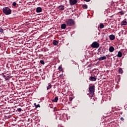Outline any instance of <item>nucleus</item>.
<instances>
[{"instance_id": "obj_1", "label": "nucleus", "mask_w": 127, "mask_h": 127, "mask_svg": "<svg viewBox=\"0 0 127 127\" xmlns=\"http://www.w3.org/2000/svg\"><path fill=\"white\" fill-rule=\"evenodd\" d=\"M2 11L6 15H9V14H11V9H10L8 7H3Z\"/></svg>"}, {"instance_id": "obj_2", "label": "nucleus", "mask_w": 127, "mask_h": 127, "mask_svg": "<svg viewBox=\"0 0 127 127\" xmlns=\"http://www.w3.org/2000/svg\"><path fill=\"white\" fill-rule=\"evenodd\" d=\"M88 92L91 96H94L95 94V85H92L89 87Z\"/></svg>"}, {"instance_id": "obj_3", "label": "nucleus", "mask_w": 127, "mask_h": 127, "mask_svg": "<svg viewBox=\"0 0 127 127\" xmlns=\"http://www.w3.org/2000/svg\"><path fill=\"white\" fill-rule=\"evenodd\" d=\"M66 25L68 26H71V25H73L74 24V20L72 19H68L66 20Z\"/></svg>"}, {"instance_id": "obj_4", "label": "nucleus", "mask_w": 127, "mask_h": 127, "mask_svg": "<svg viewBox=\"0 0 127 127\" xmlns=\"http://www.w3.org/2000/svg\"><path fill=\"white\" fill-rule=\"evenodd\" d=\"M91 46L92 47V48H99L100 47V44L97 42H94L91 45Z\"/></svg>"}, {"instance_id": "obj_5", "label": "nucleus", "mask_w": 127, "mask_h": 127, "mask_svg": "<svg viewBox=\"0 0 127 127\" xmlns=\"http://www.w3.org/2000/svg\"><path fill=\"white\" fill-rule=\"evenodd\" d=\"M78 2V0H69V3L70 5H74V4H76Z\"/></svg>"}, {"instance_id": "obj_6", "label": "nucleus", "mask_w": 127, "mask_h": 127, "mask_svg": "<svg viewBox=\"0 0 127 127\" xmlns=\"http://www.w3.org/2000/svg\"><path fill=\"white\" fill-rule=\"evenodd\" d=\"M107 56H109V55L99 58L98 59L99 61H102V60H107Z\"/></svg>"}, {"instance_id": "obj_7", "label": "nucleus", "mask_w": 127, "mask_h": 127, "mask_svg": "<svg viewBox=\"0 0 127 127\" xmlns=\"http://www.w3.org/2000/svg\"><path fill=\"white\" fill-rule=\"evenodd\" d=\"M96 80H97V77L96 76H90L89 77V80L90 81H96Z\"/></svg>"}, {"instance_id": "obj_8", "label": "nucleus", "mask_w": 127, "mask_h": 127, "mask_svg": "<svg viewBox=\"0 0 127 127\" xmlns=\"http://www.w3.org/2000/svg\"><path fill=\"white\" fill-rule=\"evenodd\" d=\"M58 8L59 10H61V11L64 10L65 9V6L63 5H61L58 7Z\"/></svg>"}, {"instance_id": "obj_9", "label": "nucleus", "mask_w": 127, "mask_h": 127, "mask_svg": "<svg viewBox=\"0 0 127 127\" xmlns=\"http://www.w3.org/2000/svg\"><path fill=\"white\" fill-rule=\"evenodd\" d=\"M127 25V19H125L121 22V26H123L124 25Z\"/></svg>"}, {"instance_id": "obj_10", "label": "nucleus", "mask_w": 127, "mask_h": 127, "mask_svg": "<svg viewBox=\"0 0 127 127\" xmlns=\"http://www.w3.org/2000/svg\"><path fill=\"white\" fill-rule=\"evenodd\" d=\"M7 73L8 72H7L4 73H2V77H3V78H5V77L10 76V74H7Z\"/></svg>"}, {"instance_id": "obj_11", "label": "nucleus", "mask_w": 127, "mask_h": 127, "mask_svg": "<svg viewBox=\"0 0 127 127\" xmlns=\"http://www.w3.org/2000/svg\"><path fill=\"white\" fill-rule=\"evenodd\" d=\"M109 38H110V40H114V39H115V38H116V36H115V35L112 34L109 36Z\"/></svg>"}, {"instance_id": "obj_12", "label": "nucleus", "mask_w": 127, "mask_h": 127, "mask_svg": "<svg viewBox=\"0 0 127 127\" xmlns=\"http://www.w3.org/2000/svg\"><path fill=\"white\" fill-rule=\"evenodd\" d=\"M42 11V8L40 7H38L36 9V12L39 13Z\"/></svg>"}, {"instance_id": "obj_13", "label": "nucleus", "mask_w": 127, "mask_h": 127, "mask_svg": "<svg viewBox=\"0 0 127 127\" xmlns=\"http://www.w3.org/2000/svg\"><path fill=\"white\" fill-rule=\"evenodd\" d=\"M114 51H115V48H114V47L111 46L109 48V51L110 52H114Z\"/></svg>"}, {"instance_id": "obj_14", "label": "nucleus", "mask_w": 127, "mask_h": 127, "mask_svg": "<svg viewBox=\"0 0 127 127\" xmlns=\"http://www.w3.org/2000/svg\"><path fill=\"white\" fill-rule=\"evenodd\" d=\"M118 57H119V58H121L122 56H123V53H122L121 52H119L118 55H117Z\"/></svg>"}, {"instance_id": "obj_15", "label": "nucleus", "mask_w": 127, "mask_h": 127, "mask_svg": "<svg viewBox=\"0 0 127 127\" xmlns=\"http://www.w3.org/2000/svg\"><path fill=\"white\" fill-rule=\"evenodd\" d=\"M52 102H53L54 103H57V102H58V98L55 97L53 100Z\"/></svg>"}, {"instance_id": "obj_16", "label": "nucleus", "mask_w": 127, "mask_h": 127, "mask_svg": "<svg viewBox=\"0 0 127 127\" xmlns=\"http://www.w3.org/2000/svg\"><path fill=\"white\" fill-rule=\"evenodd\" d=\"M62 29H65L66 28V24H63L61 25Z\"/></svg>"}, {"instance_id": "obj_17", "label": "nucleus", "mask_w": 127, "mask_h": 127, "mask_svg": "<svg viewBox=\"0 0 127 127\" xmlns=\"http://www.w3.org/2000/svg\"><path fill=\"white\" fill-rule=\"evenodd\" d=\"M82 7H83V8H84L85 9H87V8H88V5L86 4H84L82 5Z\"/></svg>"}, {"instance_id": "obj_18", "label": "nucleus", "mask_w": 127, "mask_h": 127, "mask_svg": "<svg viewBox=\"0 0 127 127\" xmlns=\"http://www.w3.org/2000/svg\"><path fill=\"white\" fill-rule=\"evenodd\" d=\"M53 44H54V45H57L58 44V41L56 40H54L53 41Z\"/></svg>"}, {"instance_id": "obj_19", "label": "nucleus", "mask_w": 127, "mask_h": 127, "mask_svg": "<svg viewBox=\"0 0 127 127\" xmlns=\"http://www.w3.org/2000/svg\"><path fill=\"white\" fill-rule=\"evenodd\" d=\"M34 106H35L36 109H37V108H40V105H36V103H34Z\"/></svg>"}, {"instance_id": "obj_20", "label": "nucleus", "mask_w": 127, "mask_h": 127, "mask_svg": "<svg viewBox=\"0 0 127 127\" xmlns=\"http://www.w3.org/2000/svg\"><path fill=\"white\" fill-rule=\"evenodd\" d=\"M48 86L47 87V90H49V89H51L52 86H51V84L49 83L48 84Z\"/></svg>"}, {"instance_id": "obj_21", "label": "nucleus", "mask_w": 127, "mask_h": 127, "mask_svg": "<svg viewBox=\"0 0 127 127\" xmlns=\"http://www.w3.org/2000/svg\"><path fill=\"white\" fill-rule=\"evenodd\" d=\"M123 72V69L122 68H119V74H122Z\"/></svg>"}, {"instance_id": "obj_22", "label": "nucleus", "mask_w": 127, "mask_h": 127, "mask_svg": "<svg viewBox=\"0 0 127 127\" xmlns=\"http://www.w3.org/2000/svg\"><path fill=\"white\" fill-rule=\"evenodd\" d=\"M105 27V25H104V24L101 23L100 25V28L102 29V28H104Z\"/></svg>"}, {"instance_id": "obj_23", "label": "nucleus", "mask_w": 127, "mask_h": 127, "mask_svg": "<svg viewBox=\"0 0 127 127\" xmlns=\"http://www.w3.org/2000/svg\"><path fill=\"white\" fill-rule=\"evenodd\" d=\"M4 78H5V80H6V81H8V80H9V79H10V76H5Z\"/></svg>"}, {"instance_id": "obj_24", "label": "nucleus", "mask_w": 127, "mask_h": 127, "mask_svg": "<svg viewBox=\"0 0 127 127\" xmlns=\"http://www.w3.org/2000/svg\"><path fill=\"white\" fill-rule=\"evenodd\" d=\"M119 13H120L121 15H124L125 14V13L123 11H120Z\"/></svg>"}, {"instance_id": "obj_25", "label": "nucleus", "mask_w": 127, "mask_h": 127, "mask_svg": "<svg viewBox=\"0 0 127 127\" xmlns=\"http://www.w3.org/2000/svg\"><path fill=\"white\" fill-rule=\"evenodd\" d=\"M59 71H62V70H63V68H62V66L61 65L59 67Z\"/></svg>"}, {"instance_id": "obj_26", "label": "nucleus", "mask_w": 127, "mask_h": 127, "mask_svg": "<svg viewBox=\"0 0 127 127\" xmlns=\"http://www.w3.org/2000/svg\"><path fill=\"white\" fill-rule=\"evenodd\" d=\"M40 63L42 64L43 65H44L45 64V63H44V61L43 60H41L40 61Z\"/></svg>"}, {"instance_id": "obj_27", "label": "nucleus", "mask_w": 127, "mask_h": 127, "mask_svg": "<svg viewBox=\"0 0 127 127\" xmlns=\"http://www.w3.org/2000/svg\"><path fill=\"white\" fill-rule=\"evenodd\" d=\"M0 33H3V29L2 28H0Z\"/></svg>"}, {"instance_id": "obj_28", "label": "nucleus", "mask_w": 127, "mask_h": 127, "mask_svg": "<svg viewBox=\"0 0 127 127\" xmlns=\"http://www.w3.org/2000/svg\"><path fill=\"white\" fill-rule=\"evenodd\" d=\"M13 6H16V2H13L12 3Z\"/></svg>"}, {"instance_id": "obj_29", "label": "nucleus", "mask_w": 127, "mask_h": 127, "mask_svg": "<svg viewBox=\"0 0 127 127\" xmlns=\"http://www.w3.org/2000/svg\"><path fill=\"white\" fill-rule=\"evenodd\" d=\"M17 111H18V112H21V111H22V109H21V108H18Z\"/></svg>"}, {"instance_id": "obj_30", "label": "nucleus", "mask_w": 127, "mask_h": 127, "mask_svg": "<svg viewBox=\"0 0 127 127\" xmlns=\"http://www.w3.org/2000/svg\"><path fill=\"white\" fill-rule=\"evenodd\" d=\"M120 120H121V121H125V119L123 117H121Z\"/></svg>"}, {"instance_id": "obj_31", "label": "nucleus", "mask_w": 127, "mask_h": 127, "mask_svg": "<svg viewBox=\"0 0 127 127\" xmlns=\"http://www.w3.org/2000/svg\"><path fill=\"white\" fill-rule=\"evenodd\" d=\"M72 100H73V98H72V97H69V101H72Z\"/></svg>"}, {"instance_id": "obj_32", "label": "nucleus", "mask_w": 127, "mask_h": 127, "mask_svg": "<svg viewBox=\"0 0 127 127\" xmlns=\"http://www.w3.org/2000/svg\"><path fill=\"white\" fill-rule=\"evenodd\" d=\"M91 0H84V1H86L87 2H89Z\"/></svg>"}, {"instance_id": "obj_33", "label": "nucleus", "mask_w": 127, "mask_h": 127, "mask_svg": "<svg viewBox=\"0 0 127 127\" xmlns=\"http://www.w3.org/2000/svg\"><path fill=\"white\" fill-rule=\"evenodd\" d=\"M44 0V1H46V0Z\"/></svg>"}, {"instance_id": "obj_34", "label": "nucleus", "mask_w": 127, "mask_h": 127, "mask_svg": "<svg viewBox=\"0 0 127 127\" xmlns=\"http://www.w3.org/2000/svg\"><path fill=\"white\" fill-rule=\"evenodd\" d=\"M1 47V46L0 45V48Z\"/></svg>"}]
</instances>
